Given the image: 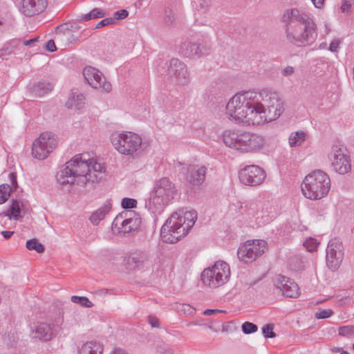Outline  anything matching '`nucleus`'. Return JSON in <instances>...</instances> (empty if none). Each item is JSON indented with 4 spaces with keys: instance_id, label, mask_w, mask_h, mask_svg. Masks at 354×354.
<instances>
[{
    "instance_id": "obj_37",
    "label": "nucleus",
    "mask_w": 354,
    "mask_h": 354,
    "mask_svg": "<svg viewBox=\"0 0 354 354\" xmlns=\"http://www.w3.org/2000/svg\"><path fill=\"white\" fill-rule=\"evenodd\" d=\"M11 187L8 184L0 185V204L5 203L10 197Z\"/></svg>"
},
{
    "instance_id": "obj_20",
    "label": "nucleus",
    "mask_w": 354,
    "mask_h": 354,
    "mask_svg": "<svg viewBox=\"0 0 354 354\" xmlns=\"http://www.w3.org/2000/svg\"><path fill=\"white\" fill-rule=\"evenodd\" d=\"M243 133L241 130H225L221 135L222 141L226 147L241 152Z\"/></svg>"
},
{
    "instance_id": "obj_17",
    "label": "nucleus",
    "mask_w": 354,
    "mask_h": 354,
    "mask_svg": "<svg viewBox=\"0 0 354 354\" xmlns=\"http://www.w3.org/2000/svg\"><path fill=\"white\" fill-rule=\"evenodd\" d=\"M265 142L266 140L263 136L244 131L241 153H256L263 147Z\"/></svg>"
},
{
    "instance_id": "obj_36",
    "label": "nucleus",
    "mask_w": 354,
    "mask_h": 354,
    "mask_svg": "<svg viewBox=\"0 0 354 354\" xmlns=\"http://www.w3.org/2000/svg\"><path fill=\"white\" fill-rule=\"evenodd\" d=\"M71 301L80 304L81 306L91 308L93 304L86 297H80L73 295L71 297Z\"/></svg>"
},
{
    "instance_id": "obj_12",
    "label": "nucleus",
    "mask_w": 354,
    "mask_h": 354,
    "mask_svg": "<svg viewBox=\"0 0 354 354\" xmlns=\"http://www.w3.org/2000/svg\"><path fill=\"white\" fill-rule=\"evenodd\" d=\"M328 158L335 172L344 175L351 171V160L345 149L338 146H333L328 154Z\"/></svg>"
},
{
    "instance_id": "obj_30",
    "label": "nucleus",
    "mask_w": 354,
    "mask_h": 354,
    "mask_svg": "<svg viewBox=\"0 0 354 354\" xmlns=\"http://www.w3.org/2000/svg\"><path fill=\"white\" fill-rule=\"evenodd\" d=\"M51 152L36 139L32 146V155L38 160H44Z\"/></svg>"
},
{
    "instance_id": "obj_62",
    "label": "nucleus",
    "mask_w": 354,
    "mask_h": 354,
    "mask_svg": "<svg viewBox=\"0 0 354 354\" xmlns=\"http://www.w3.org/2000/svg\"><path fill=\"white\" fill-rule=\"evenodd\" d=\"M10 177H11V181H12V185L16 186V185H17V179H16V176L14 175V174H10Z\"/></svg>"
},
{
    "instance_id": "obj_9",
    "label": "nucleus",
    "mask_w": 354,
    "mask_h": 354,
    "mask_svg": "<svg viewBox=\"0 0 354 354\" xmlns=\"http://www.w3.org/2000/svg\"><path fill=\"white\" fill-rule=\"evenodd\" d=\"M111 141L119 153L127 156H133L140 148L142 142L138 134L130 131L113 133Z\"/></svg>"
},
{
    "instance_id": "obj_59",
    "label": "nucleus",
    "mask_w": 354,
    "mask_h": 354,
    "mask_svg": "<svg viewBox=\"0 0 354 354\" xmlns=\"http://www.w3.org/2000/svg\"><path fill=\"white\" fill-rule=\"evenodd\" d=\"M1 234H2V236L6 239H10L12 235L14 234V232H12V231H2L1 232Z\"/></svg>"
},
{
    "instance_id": "obj_29",
    "label": "nucleus",
    "mask_w": 354,
    "mask_h": 354,
    "mask_svg": "<svg viewBox=\"0 0 354 354\" xmlns=\"http://www.w3.org/2000/svg\"><path fill=\"white\" fill-rule=\"evenodd\" d=\"M37 140L50 152L53 151L57 144V137L52 132L46 131L41 133Z\"/></svg>"
},
{
    "instance_id": "obj_61",
    "label": "nucleus",
    "mask_w": 354,
    "mask_h": 354,
    "mask_svg": "<svg viewBox=\"0 0 354 354\" xmlns=\"http://www.w3.org/2000/svg\"><path fill=\"white\" fill-rule=\"evenodd\" d=\"M110 354H128V353L123 349L115 348Z\"/></svg>"
},
{
    "instance_id": "obj_2",
    "label": "nucleus",
    "mask_w": 354,
    "mask_h": 354,
    "mask_svg": "<svg viewBox=\"0 0 354 354\" xmlns=\"http://www.w3.org/2000/svg\"><path fill=\"white\" fill-rule=\"evenodd\" d=\"M257 97L259 95L254 91L235 94L226 104L227 118L237 124L259 125Z\"/></svg>"
},
{
    "instance_id": "obj_60",
    "label": "nucleus",
    "mask_w": 354,
    "mask_h": 354,
    "mask_svg": "<svg viewBox=\"0 0 354 354\" xmlns=\"http://www.w3.org/2000/svg\"><path fill=\"white\" fill-rule=\"evenodd\" d=\"M333 351L335 353H339L340 354H350L348 351H344L343 348L339 347L333 348Z\"/></svg>"
},
{
    "instance_id": "obj_21",
    "label": "nucleus",
    "mask_w": 354,
    "mask_h": 354,
    "mask_svg": "<svg viewBox=\"0 0 354 354\" xmlns=\"http://www.w3.org/2000/svg\"><path fill=\"white\" fill-rule=\"evenodd\" d=\"M210 48L197 43L185 42L180 46V52L186 57L202 56L207 55Z\"/></svg>"
},
{
    "instance_id": "obj_53",
    "label": "nucleus",
    "mask_w": 354,
    "mask_h": 354,
    "mask_svg": "<svg viewBox=\"0 0 354 354\" xmlns=\"http://www.w3.org/2000/svg\"><path fill=\"white\" fill-rule=\"evenodd\" d=\"M292 261H295L297 265L294 266L293 269L295 270L303 269L304 268V262L301 259L295 257L293 258Z\"/></svg>"
},
{
    "instance_id": "obj_3",
    "label": "nucleus",
    "mask_w": 354,
    "mask_h": 354,
    "mask_svg": "<svg viewBox=\"0 0 354 354\" xmlns=\"http://www.w3.org/2000/svg\"><path fill=\"white\" fill-rule=\"evenodd\" d=\"M196 219L197 212L195 210L173 213L161 227L162 241L169 243L178 242L191 230Z\"/></svg>"
},
{
    "instance_id": "obj_52",
    "label": "nucleus",
    "mask_w": 354,
    "mask_h": 354,
    "mask_svg": "<svg viewBox=\"0 0 354 354\" xmlns=\"http://www.w3.org/2000/svg\"><path fill=\"white\" fill-rule=\"evenodd\" d=\"M46 48L49 52H55L57 50L55 41L53 39H50L46 44Z\"/></svg>"
},
{
    "instance_id": "obj_40",
    "label": "nucleus",
    "mask_w": 354,
    "mask_h": 354,
    "mask_svg": "<svg viewBox=\"0 0 354 354\" xmlns=\"http://www.w3.org/2000/svg\"><path fill=\"white\" fill-rule=\"evenodd\" d=\"M274 325L268 324L262 328V333L266 338H274L276 337L275 333L273 331Z\"/></svg>"
},
{
    "instance_id": "obj_24",
    "label": "nucleus",
    "mask_w": 354,
    "mask_h": 354,
    "mask_svg": "<svg viewBox=\"0 0 354 354\" xmlns=\"http://www.w3.org/2000/svg\"><path fill=\"white\" fill-rule=\"evenodd\" d=\"M103 346L100 342L92 340L78 346V354H102Z\"/></svg>"
},
{
    "instance_id": "obj_33",
    "label": "nucleus",
    "mask_w": 354,
    "mask_h": 354,
    "mask_svg": "<svg viewBox=\"0 0 354 354\" xmlns=\"http://www.w3.org/2000/svg\"><path fill=\"white\" fill-rule=\"evenodd\" d=\"M306 140V133L303 131L293 132L289 137V145L291 147L301 145Z\"/></svg>"
},
{
    "instance_id": "obj_14",
    "label": "nucleus",
    "mask_w": 354,
    "mask_h": 354,
    "mask_svg": "<svg viewBox=\"0 0 354 354\" xmlns=\"http://www.w3.org/2000/svg\"><path fill=\"white\" fill-rule=\"evenodd\" d=\"M241 182L246 185L257 186L265 180L263 169L257 165H248L242 169L239 174Z\"/></svg>"
},
{
    "instance_id": "obj_47",
    "label": "nucleus",
    "mask_w": 354,
    "mask_h": 354,
    "mask_svg": "<svg viewBox=\"0 0 354 354\" xmlns=\"http://www.w3.org/2000/svg\"><path fill=\"white\" fill-rule=\"evenodd\" d=\"M114 23H115V19H113L112 17L105 18V19L101 20L100 21H99L95 25V28H102V27L108 26V25L113 24Z\"/></svg>"
},
{
    "instance_id": "obj_22",
    "label": "nucleus",
    "mask_w": 354,
    "mask_h": 354,
    "mask_svg": "<svg viewBox=\"0 0 354 354\" xmlns=\"http://www.w3.org/2000/svg\"><path fill=\"white\" fill-rule=\"evenodd\" d=\"M89 171H88V182L97 183L104 178L105 169L102 165L95 160L88 159Z\"/></svg>"
},
{
    "instance_id": "obj_45",
    "label": "nucleus",
    "mask_w": 354,
    "mask_h": 354,
    "mask_svg": "<svg viewBox=\"0 0 354 354\" xmlns=\"http://www.w3.org/2000/svg\"><path fill=\"white\" fill-rule=\"evenodd\" d=\"M175 21L174 13L171 10H166L164 21L167 26H172Z\"/></svg>"
},
{
    "instance_id": "obj_55",
    "label": "nucleus",
    "mask_w": 354,
    "mask_h": 354,
    "mask_svg": "<svg viewBox=\"0 0 354 354\" xmlns=\"http://www.w3.org/2000/svg\"><path fill=\"white\" fill-rule=\"evenodd\" d=\"M294 73V68L292 66H286L283 71H282V74L284 75V76H289V75H292Z\"/></svg>"
},
{
    "instance_id": "obj_23",
    "label": "nucleus",
    "mask_w": 354,
    "mask_h": 354,
    "mask_svg": "<svg viewBox=\"0 0 354 354\" xmlns=\"http://www.w3.org/2000/svg\"><path fill=\"white\" fill-rule=\"evenodd\" d=\"M33 337L38 338L40 340L47 342L51 339L53 337V330L50 324L45 322L37 323L32 330Z\"/></svg>"
},
{
    "instance_id": "obj_44",
    "label": "nucleus",
    "mask_w": 354,
    "mask_h": 354,
    "mask_svg": "<svg viewBox=\"0 0 354 354\" xmlns=\"http://www.w3.org/2000/svg\"><path fill=\"white\" fill-rule=\"evenodd\" d=\"M333 314V311L331 309H319L315 313V317L317 319H326L330 317Z\"/></svg>"
},
{
    "instance_id": "obj_51",
    "label": "nucleus",
    "mask_w": 354,
    "mask_h": 354,
    "mask_svg": "<svg viewBox=\"0 0 354 354\" xmlns=\"http://www.w3.org/2000/svg\"><path fill=\"white\" fill-rule=\"evenodd\" d=\"M340 44V41L338 39H333L329 46V50L331 52H337V48H339V45Z\"/></svg>"
},
{
    "instance_id": "obj_19",
    "label": "nucleus",
    "mask_w": 354,
    "mask_h": 354,
    "mask_svg": "<svg viewBox=\"0 0 354 354\" xmlns=\"http://www.w3.org/2000/svg\"><path fill=\"white\" fill-rule=\"evenodd\" d=\"M47 4V0H22L19 10L26 17H33L44 12Z\"/></svg>"
},
{
    "instance_id": "obj_8",
    "label": "nucleus",
    "mask_w": 354,
    "mask_h": 354,
    "mask_svg": "<svg viewBox=\"0 0 354 354\" xmlns=\"http://www.w3.org/2000/svg\"><path fill=\"white\" fill-rule=\"evenodd\" d=\"M230 277L228 264L216 261L212 268H205L201 273V280L205 286L215 288L225 284Z\"/></svg>"
},
{
    "instance_id": "obj_43",
    "label": "nucleus",
    "mask_w": 354,
    "mask_h": 354,
    "mask_svg": "<svg viewBox=\"0 0 354 354\" xmlns=\"http://www.w3.org/2000/svg\"><path fill=\"white\" fill-rule=\"evenodd\" d=\"M317 245V240L313 238H309L304 243V246L308 251L311 252L316 250Z\"/></svg>"
},
{
    "instance_id": "obj_26",
    "label": "nucleus",
    "mask_w": 354,
    "mask_h": 354,
    "mask_svg": "<svg viewBox=\"0 0 354 354\" xmlns=\"http://www.w3.org/2000/svg\"><path fill=\"white\" fill-rule=\"evenodd\" d=\"M207 170L205 166H194L190 170V183L193 185H201L205 181Z\"/></svg>"
},
{
    "instance_id": "obj_54",
    "label": "nucleus",
    "mask_w": 354,
    "mask_h": 354,
    "mask_svg": "<svg viewBox=\"0 0 354 354\" xmlns=\"http://www.w3.org/2000/svg\"><path fill=\"white\" fill-rule=\"evenodd\" d=\"M182 310H183L184 313L186 315H192L194 313L195 309L190 305L184 304L182 306Z\"/></svg>"
},
{
    "instance_id": "obj_39",
    "label": "nucleus",
    "mask_w": 354,
    "mask_h": 354,
    "mask_svg": "<svg viewBox=\"0 0 354 354\" xmlns=\"http://www.w3.org/2000/svg\"><path fill=\"white\" fill-rule=\"evenodd\" d=\"M241 328L243 333L251 334L257 331L258 326L252 322H245L242 324Z\"/></svg>"
},
{
    "instance_id": "obj_49",
    "label": "nucleus",
    "mask_w": 354,
    "mask_h": 354,
    "mask_svg": "<svg viewBox=\"0 0 354 354\" xmlns=\"http://www.w3.org/2000/svg\"><path fill=\"white\" fill-rule=\"evenodd\" d=\"M129 15V12L125 9H122L120 10L116 11L114 12V19H124L127 17Z\"/></svg>"
},
{
    "instance_id": "obj_35",
    "label": "nucleus",
    "mask_w": 354,
    "mask_h": 354,
    "mask_svg": "<svg viewBox=\"0 0 354 354\" xmlns=\"http://www.w3.org/2000/svg\"><path fill=\"white\" fill-rule=\"evenodd\" d=\"M26 247L29 250H35L38 253H42L45 250V247L39 241L34 238L26 241Z\"/></svg>"
},
{
    "instance_id": "obj_15",
    "label": "nucleus",
    "mask_w": 354,
    "mask_h": 354,
    "mask_svg": "<svg viewBox=\"0 0 354 354\" xmlns=\"http://www.w3.org/2000/svg\"><path fill=\"white\" fill-rule=\"evenodd\" d=\"M167 74L179 85H186L190 81L186 65L176 58L170 60Z\"/></svg>"
},
{
    "instance_id": "obj_5",
    "label": "nucleus",
    "mask_w": 354,
    "mask_h": 354,
    "mask_svg": "<svg viewBox=\"0 0 354 354\" xmlns=\"http://www.w3.org/2000/svg\"><path fill=\"white\" fill-rule=\"evenodd\" d=\"M257 95L259 125L275 120L284 111L283 103L277 93L262 90Z\"/></svg>"
},
{
    "instance_id": "obj_11",
    "label": "nucleus",
    "mask_w": 354,
    "mask_h": 354,
    "mask_svg": "<svg viewBox=\"0 0 354 354\" xmlns=\"http://www.w3.org/2000/svg\"><path fill=\"white\" fill-rule=\"evenodd\" d=\"M141 223V218L134 211L123 212L116 216L112 223V227L118 232H131L138 229Z\"/></svg>"
},
{
    "instance_id": "obj_31",
    "label": "nucleus",
    "mask_w": 354,
    "mask_h": 354,
    "mask_svg": "<svg viewBox=\"0 0 354 354\" xmlns=\"http://www.w3.org/2000/svg\"><path fill=\"white\" fill-rule=\"evenodd\" d=\"M30 92L36 97H42L53 89L50 83L38 82L29 87Z\"/></svg>"
},
{
    "instance_id": "obj_50",
    "label": "nucleus",
    "mask_w": 354,
    "mask_h": 354,
    "mask_svg": "<svg viewBox=\"0 0 354 354\" xmlns=\"http://www.w3.org/2000/svg\"><path fill=\"white\" fill-rule=\"evenodd\" d=\"M148 322L153 328H159L160 327V322L158 319L153 316V315H149L148 317Z\"/></svg>"
},
{
    "instance_id": "obj_6",
    "label": "nucleus",
    "mask_w": 354,
    "mask_h": 354,
    "mask_svg": "<svg viewBox=\"0 0 354 354\" xmlns=\"http://www.w3.org/2000/svg\"><path fill=\"white\" fill-rule=\"evenodd\" d=\"M330 189V179L322 170H315L307 175L302 184L301 191L306 198L318 200L326 196Z\"/></svg>"
},
{
    "instance_id": "obj_57",
    "label": "nucleus",
    "mask_w": 354,
    "mask_h": 354,
    "mask_svg": "<svg viewBox=\"0 0 354 354\" xmlns=\"http://www.w3.org/2000/svg\"><path fill=\"white\" fill-rule=\"evenodd\" d=\"M223 310H218V309H207L203 312L205 315H212L216 313H223Z\"/></svg>"
},
{
    "instance_id": "obj_38",
    "label": "nucleus",
    "mask_w": 354,
    "mask_h": 354,
    "mask_svg": "<svg viewBox=\"0 0 354 354\" xmlns=\"http://www.w3.org/2000/svg\"><path fill=\"white\" fill-rule=\"evenodd\" d=\"M195 8L202 13H205L209 10L210 7V0H195Z\"/></svg>"
},
{
    "instance_id": "obj_42",
    "label": "nucleus",
    "mask_w": 354,
    "mask_h": 354,
    "mask_svg": "<svg viewBox=\"0 0 354 354\" xmlns=\"http://www.w3.org/2000/svg\"><path fill=\"white\" fill-rule=\"evenodd\" d=\"M339 335L341 336H351L354 335V326H344L339 328Z\"/></svg>"
},
{
    "instance_id": "obj_25",
    "label": "nucleus",
    "mask_w": 354,
    "mask_h": 354,
    "mask_svg": "<svg viewBox=\"0 0 354 354\" xmlns=\"http://www.w3.org/2000/svg\"><path fill=\"white\" fill-rule=\"evenodd\" d=\"M149 261V256L145 252L131 254L127 259V265L131 269L143 268Z\"/></svg>"
},
{
    "instance_id": "obj_10",
    "label": "nucleus",
    "mask_w": 354,
    "mask_h": 354,
    "mask_svg": "<svg viewBox=\"0 0 354 354\" xmlns=\"http://www.w3.org/2000/svg\"><path fill=\"white\" fill-rule=\"evenodd\" d=\"M266 249L267 243L263 240L247 241L239 246L237 256L241 261L248 263L261 256Z\"/></svg>"
},
{
    "instance_id": "obj_28",
    "label": "nucleus",
    "mask_w": 354,
    "mask_h": 354,
    "mask_svg": "<svg viewBox=\"0 0 354 354\" xmlns=\"http://www.w3.org/2000/svg\"><path fill=\"white\" fill-rule=\"evenodd\" d=\"M111 207L112 204L111 200L106 201L101 207L91 215L89 218L91 222L93 225H97L100 221L104 218L105 216L109 212Z\"/></svg>"
},
{
    "instance_id": "obj_7",
    "label": "nucleus",
    "mask_w": 354,
    "mask_h": 354,
    "mask_svg": "<svg viewBox=\"0 0 354 354\" xmlns=\"http://www.w3.org/2000/svg\"><path fill=\"white\" fill-rule=\"evenodd\" d=\"M177 189L174 184L167 177H163L156 181L151 194L150 203L158 210H162L163 207L168 205L176 196Z\"/></svg>"
},
{
    "instance_id": "obj_27",
    "label": "nucleus",
    "mask_w": 354,
    "mask_h": 354,
    "mask_svg": "<svg viewBox=\"0 0 354 354\" xmlns=\"http://www.w3.org/2000/svg\"><path fill=\"white\" fill-rule=\"evenodd\" d=\"M84 96L77 90H75L73 91L70 95L68 101L66 102V106L68 109L75 108L80 110L84 107Z\"/></svg>"
},
{
    "instance_id": "obj_13",
    "label": "nucleus",
    "mask_w": 354,
    "mask_h": 354,
    "mask_svg": "<svg viewBox=\"0 0 354 354\" xmlns=\"http://www.w3.org/2000/svg\"><path fill=\"white\" fill-rule=\"evenodd\" d=\"M342 244L337 239L330 240L326 248V264L332 271L337 270L343 260Z\"/></svg>"
},
{
    "instance_id": "obj_58",
    "label": "nucleus",
    "mask_w": 354,
    "mask_h": 354,
    "mask_svg": "<svg viewBox=\"0 0 354 354\" xmlns=\"http://www.w3.org/2000/svg\"><path fill=\"white\" fill-rule=\"evenodd\" d=\"M311 1L317 8H322L324 3V0H311Z\"/></svg>"
},
{
    "instance_id": "obj_4",
    "label": "nucleus",
    "mask_w": 354,
    "mask_h": 354,
    "mask_svg": "<svg viewBox=\"0 0 354 354\" xmlns=\"http://www.w3.org/2000/svg\"><path fill=\"white\" fill-rule=\"evenodd\" d=\"M88 159L83 158L82 154H77L57 174V180L62 185L76 183L83 186L88 182Z\"/></svg>"
},
{
    "instance_id": "obj_16",
    "label": "nucleus",
    "mask_w": 354,
    "mask_h": 354,
    "mask_svg": "<svg viewBox=\"0 0 354 354\" xmlns=\"http://www.w3.org/2000/svg\"><path fill=\"white\" fill-rule=\"evenodd\" d=\"M83 75L88 84L94 88H102L106 92L111 90V84L106 82L103 74L97 68L87 66L83 70Z\"/></svg>"
},
{
    "instance_id": "obj_34",
    "label": "nucleus",
    "mask_w": 354,
    "mask_h": 354,
    "mask_svg": "<svg viewBox=\"0 0 354 354\" xmlns=\"http://www.w3.org/2000/svg\"><path fill=\"white\" fill-rule=\"evenodd\" d=\"M245 207L250 216L258 218L261 216L259 209L261 207V203L260 202L250 201L246 205Z\"/></svg>"
},
{
    "instance_id": "obj_48",
    "label": "nucleus",
    "mask_w": 354,
    "mask_h": 354,
    "mask_svg": "<svg viewBox=\"0 0 354 354\" xmlns=\"http://www.w3.org/2000/svg\"><path fill=\"white\" fill-rule=\"evenodd\" d=\"M90 12L93 19L102 18L106 15V12L103 10L97 8L93 9Z\"/></svg>"
},
{
    "instance_id": "obj_63",
    "label": "nucleus",
    "mask_w": 354,
    "mask_h": 354,
    "mask_svg": "<svg viewBox=\"0 0 354 354\" xmlns=\"http://www.w3.org/2000/svg\"><path fill=\"white\" fill-rule=\"evenodd\" d=\"M37 40V37H35V38H34V39H29V40L26 41L24 42V44H25L26 46H28V45H30V44H32V42L36 41Z\"/></svg>"
},
{
    "instance_id": "obj_18",
    "label": "nucleus",
    "mask_w": 354,
    "mask_h": 354,
    "mask_svg": "<svg viewBox=\"0 0 354 354\" xmlns=\"http://www.w3.org/2000/svg\"><path fill=\"white\" fill-rule=\"evenodd\" d=\"M274 283L277 289L287 297L296 298L299 295L298 285L288 277L279 274L274 277Z\"/></svg>"
},
{
    "instance_id": "obj_46",
    "label": "nucleus",
    "mask_w": 354,
    "mask_h": 354,
    "mask_svg": "<svg viewBox=\"0 0 354 354\" xmlns=\"http://www.w3.org/2000/svg\"><path fill=\"white\" fill-rule=\"evenodd\" d=\"M354 3V0H342L341 10L342 12L349 14L351 12V8Z\"/></svg>"
},
{
    "instance_id": "obj_32",
    "label": "nucleus",
    "mask_w": 354,
    "mask_h": 354,
    "mask_svg": "<svg viewBox=\"0 0 354 354\" xmlns=\"http://www.w3.org/2000/svg\"><path fill=\"white\" fill-rule=\"evenodd\" d=\"M21 208L17 200H13L10 209L7 212L0 213V216L8 217L9 219L13 218L15 220H19L21 216L19 215Z\"/></svg>"
},
{
    "instance_id": "obj_41",
    "label": "nucleus",
    "mask_w": 354,
    "mask_h": 354,
    "mask_svg": "<svg viewBox=\"0 0 354 354\" xmlns=\"http://www.w3.org/2000/svg\"><path fill=\"white\" fill-rule=\"evenodd\" d=\"M121 205L125 209L134 208L137 205V201L133 198H124L122 200Z\"/></svg>"
},
{
    "instance_id": "obj_1",
    "label": "nucleus",
    "mask_w": 354,
    "mask_h": 354,
    "mask_svg": "<svg viewBox=\"0 0 354 354\" xmlns=\"http://www.w3.org/2000/svg\"><path fill=\"white\" fill-rule=\"evenodd\" d=\"M281 21L287 40L297 46L312 44L317 39V24L312 16L298 8L284 11Z\"/></svg>"
},
{
    "instance_id": "obj_56",
    "label": "nucleus",
    "mask_w": 354,
    "mask_h": 354,
    "mask_svg": "<svg viewBox=\"0 0 354 354\" xmlns=\"http://www.w3.org/2000/svg\"><path fill=\"white\" fill-rule=\"evenodd\" d=\"M92 17H91V12H88V13H86V14H84V15H82L79 17V19L78 20L79 21H89L91 19H92Z\"/></svg>"
},
{
    "instance_id": "obj_64",
    "label": "nucleus",
    "mask_w": 354,
    "mask_h": 354,
    "mask_svg": "<svg viewBox=\"0 0 354 354\" xmlns=\"http://www.w3.org/2000/svg\"><path fill=\"white\" fill-rule=\"evenodd\" d=\"M169 354H173V353H171V352H169Z\"/></svg>"
}]
</instances>
